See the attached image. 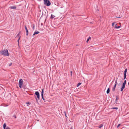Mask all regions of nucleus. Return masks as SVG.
<instances>
[{"instance_id":"obj_11","label":"nucleus","mask_w":129,"mask_h":129,"mask_svg":"<svg viewBox=\"0 0 129 129\" xmlns=\"http://www.w3.org/2000/svg\"><path fill=\"white\" fill-rule=\"evenodd\" d=\"M117 25V24L115 25V26L114 27V28H116V29H118L120 27V26H116V25Z\"/></svg>"},{"instance_id":"obj_36","label":"nucleus","mask_w":129,"mask_h":129,"mask_svg":"<svg viewBox=\"0 0 129 129\" xmlns=\"http://www.w3.org/2000/svg\"><path fill=\"white\" fill-rule=\"evenodd\" d=\"M65 116H66V114L65 115Z\"/></svg>"},{"instance_id":"obj_13","label":"nucleus","mask_w":129,"mask_h":129,"mask_svg":"<svg viewBox=\"0 0 129 129\" xmlns=\"http://www.w3.org/2000/svg\"><path fill=\"white\" fill-rule=\"evenodd\" d=\"M103 124H101L99 126V128H101L103 126Z\"/></svg>"},{"instance_id":"obj_29","label":"nucleus","mask_w":129,"mask_h":129,"mask_svg":"<svg viewBox=\"0 0 129 129\" xmlns=\"http://www.w3.org/2000/svg\"><path fill=\"white\" fill-rule=\"evenodd\" d=\"M34 27H35V26L34 25L33 26V30H34Z\"/></svg>"},{"instance_id":"obj_26","label":"nucleus","mask_w":129,"mask_h":129,"mask_svg":"<svg viewBox=\"0 0 129 129\" xmlns=\"http://www.w3.org/2000/svg\"><path fill=\"white\" fill-rule=\"evenodd\" d=\"M114 23H115L114 22H113V23H112V26H113L114 25Z\"/></svg>"},{"instance_id":"obj_37","label":"nucleus","mask_w":129,"mask_h":129,"mask_svg":"<svg viewBox=\"0 0 129 129\" xmlns=\"http://www.w3.org/2000/svg\"><path fill=\"white\" fill-rule=\"evenodd\" d=\"M70 129H72V128H70Z\"/></svg>"},{"instance_id":"obj_5","label":"nucleus","mask_w":129,"mask_h":129,"mask_svg":"<svg viewBox=\"0 0 129 129\" xmlns=\"http://www.w3.org/2000/svg\"><path fill=\"white\" fill-rule=\"evenodd\" d=\"M35 94L37 96V98L39 100L40 99V94L38 91H36L35 92Z\"/></svg>"},{"instance_id":"obj_21","label":"nucleus","mask_w":129,"mask_h":129,"mask_svg":"<svg viewBox=\"0 0 129 129\" xmlns=\"http://www.w3.org/2000/svg\"><path fill=\"white\" fill-rule=\"evenodd\" d=\"M127 70V68L125 69V70H124V73H126Z\"/></svg>"},{"instance_id":"obj_12","label":"nucleus","mask_w":129,"mask_h":129,"mask_svg":"<svg viewBox=\"0 0 129 129\" xmlns=\"http://www.w3.org/2000/svg\"><path fill=\"white\" fill-rule=\"evenodd\" d=\"M55 17V16L52 15V14H51V19H53Z\"/></svg>"},{"instance_id":"obj_4","label":"nucleus","mask_w":129,"mask_h":129,"mask_svg":"<svg viewBox=\"0 0 129 129\" xmlns=\"http://www.w3.org/2000/svg\"><path fill=\"white\" fill-rule=\"evenodd\" d=\"M23 81L22 79H20L19 82V86L20 88H21L23 84Z\"/></svg>"},{"instance_id":"obj_31","label":"nucleus","mask_w":129,"mask_h":129,"mask_svg":"<svg viewBox=\"0 0 129 129\" xmlns=\"http://www.w3.org/2000/svg\"><path fill=\"white\" fill-rule=\"evenodd\" d=\"M36 101L37 102H38V100L37 98H36Z\"/></svg>"},{"instance_id":"obj_2","label":"nucleus","mask_w":129,"mask_h":129,"mask_svg":"<svg viewBox=\"0 0 129 129\" xmlns=\"http://www.w3.org/2000/svg\"><path fill=\"white\" fill-rule=\"evenodd\" d=\"M44 3L47 6H49L50 5L51 3L49 0H44Z\"/></svg>"},{"instance_id":"obj_18","label":"nucleus","mask_w":129,"mask_h":129,"mask_svg":"<svg viewBox=\"0 0 129 129\" xmlns=\"http://www.w3.org/2000/svg\"><path fill=\"white\" fill-rule=\"evenodd\" d=\"M81 84V83H79L77 85V87H78L79 86H80Z\"/></svg>"},{"instance_id":"obj_19","label":"nucleus","mask_w":129,"mask_h":129,"mask_svg":"<svg viewBox=\"0 0 129 129\" xmlns=\"http://www.w3.org/2000/svg\"><path fill=\"white\" fill-rule=\"evenodd\" d=\"M121 71L122 72H123L124 70V68H121Z\"/></svg>"},{"instance_id":"obj_27","label":"nucleus","mask_w":129,"mask_h":129,"mask_svg":"<svg viewBox=\"0 0 129 129\" xmlns=\"http://www.w3.org/2000/svg\"><path fill=\"white\" fill-rule=\"evenodd\" d=\"M126 73H124V76L126 77Z\"/></svg>"},{"instance_id":"obj_32","label":"nucleus","mask_w":129,"mask_h":129,"mask_svg":"<svg viewBox=\"0 0 129 129\" xmlns=\"http://www.w3.org/2000/svg\"><path fill=\"white\" fill-rule=\"evenodd\" d=\"M27 103V104H29L30 103H29V102H27V103Z\"/></svg>"},{"instance_id":"obj_14","label":"nucleus","mask_w":129,"mask_h":129,"mask_svg":"<svg viewBox=\"0 0 129 129\" xmlns=\"http://www.w3.org/2000/svg\"><path fill=\"white\" fill-rule=\"evenodd\" d=\"M6 125L5 123H4L3 124V128L4 129H5L6 127Z\"/></svg>"},{"instance_id":"obj_34","label":"nucleus","mask_w":129,"mask_h":129,"mask_svg":"<svg viewBox=\"0 0 129 129\" xmlns=\"http://www.w3.org/2000/svg\"><path fill=\"white\" fill-rule=\"evenodd\" d=\"M70 73H72V71H71Z\"/></svg>"},{"instance_id":"obj_23","label":"nucleus","mask_w":129,"mask_h":129,"mask_svg":"<svg viewBox=\"0 0 129 129\" xmlns=\"http://www.w3.org/2000/svg\"><path fill=\"white\" fill-rule=\"evenodd\" d=\"M20 37H19V38L18 40V44H19V41L20 39Z\"/></svg>"},{"instance_id":"obj_20","label":"nucleus","mask_w":129,"mask_h":129,"mask_svg":"<svg viewBox=\"0 0 129 129\" xmlns=\"http://www.w3.org/2000/svg\"><path fill=\"white\" fill-rule=\"evenodd\" d=\"M119 99V98L117 96H116V101L117 100H118Z\"/></svg>"},{"instance_id":"obj_3","label":"nucleus","mask_w":129,"mask_h":129,"mask_svg":"<svg viewBox=\"0 0 129 129\" xmlns=\"http://www.w3.org/2000/svg\"><path fill=\"white\" fill-rule=\"evenodd\" d=\"M126 83V80H125L124 81V82L123 83L122 87L121 88L120 91H123L124 89L125 88V85Z\"/></svg>"},{"instance_id":"obj_28","label":"nucleus","mask_w":129,"mask_h":129,"mask_svg":"<svg viewBox=\"0 0 129 129\" xmlns=\"http://www.w3.org/2000/svg\"><path fill=\"white\" fill-rule=\"evenodd\" d=\"M12 64V63H11L9 65V66H10Z\"/></svg>"},{"instance_id":"obj_33","label":"nucleus","mask_w":129,"mask_h":129,"mask_svg":"<svg viewBox=\"0 0 129 129\" xmlns=\"http://www.w3.org/2000/svg\"><path fill=\"white\" fill-rule=\"evenodd\" d=\"M14 117H15V118H16V117L15 116H14Z\"/></svg>"},{"instance_id":"obj_25","label":"nucleus","mask_w":129,"mask_h":129,"mask_svg":"<svg viewBox=\"0 0 129 129\" xmlns=\"http://www.w3.org/2000/svg\"><path fill=\"white\" fill-rule=\"evenodd\" d=\"M5 129H10L9 127H7L6 128H5Z\"/></svg>"},{"instance_id":"obj_9","label":"nucleus","mask_w":129,"mask_h":129,"mask_svg":"<svg viewBox=\"0 0 129 129\" xmlns=\"http://www.w3.org/2000/svg\"><path fill=\"white\" fill-rule=\"evenodd\" d=\"M10 9H15L16 8V7L15 6H10L9 7Z\"/></svg>"},{"instance_id":"obj_1","label":"nucleus","mask_w":129,"mask_h":129,"mask_svg":"<svg viewBox=\"0 0 129 129\" xmlns=\"http://www.w3.org/2000/svg\"><path fill=\"white\" fill-rule=\"evenodd\" d=\"M0 53L1 55L4 56H8L9 55L8 51L7 49L0 51Z\"/></svg>"},{"instance_id":"obj_7","label":"nucleus","mask_w":129,"mask_h":129,"mask_svg":"<svg viewBox=\"0 0 129 129\" xmlns=\"http://www.w3.org/2000/svg\"><path fill=\"white\" fill-rule=\"evenodd\" d=\"M44 92V90H43V89L42 90V92H41V97H42V98L44 100H45V99L43 97Z\"/></svg>"},{"instance_id":"obj_10","label":"nucleus","mask_w":129,"mask_h":129,"mask_svg":"<svg viewBox=\"0 0 129 129\" xmlns=\"http://www.w3.org/2000/svg\"><path fill=\"white\" fill-rule=\"evenodd\" d=\"M39 33V31H35V32H34L33 34V35H35L36 34H38Z\"/></svg>"},{"instance_id":"obj_16","label":"nucleus","mask_w":129,"mask_h":129,"mask_svg":"<svg viewBox=\"0 0 129 129\" xmlns=\"http://www.w3.org/2000/svg\"><path fill=\"white\" fill-rule=\"evenodd\" d=\"M118 108L117 107H113L111 108V109H118Z\"/></svg>"},{"instance_id":"obj_24","label":"nucleus","mask_w":129,"mask_h":129,"mask_svg":"<svg viewBox=\"0 0 129 129\" xmlns=\"http://www.w3.org/2000/svg\"><path fill=\"white\" fill-rule=\"evenodd\" d=\"M120 124H119L117 126V127L118 128V127H119V126H120Z\"/></svg>"},{"instance_id":"obj_22","label":"nucleus","mask_w":129,"mask_h":129,"mask_svg":"<svg viewBox=\"0 0 129 129\" xmlns=\"http://www.w3.org/2000/svg\"><path fill=\"white\" fill-rule=\"evenodd\" d=\"M20 33H21V32H19V33L16 36V38L18 36H19V35H20Z\"/></svg>"},{"instance_id":"obj_15","label":"nucleus","mask_w":129,"mask_h":129,"mask_svg":"<svg viewBox=\"0 0 129 129\" xmlns=\"http://www.w3.org/2000/svg\"><path fill=\"white\" fill-rule=\"evenodd\" d=\"M110 90L109 88H108L107 91L106 92L107 94H108L110 92Z\"/></svg>"},{"instance_id":"obj_30","label":"nucleus","mask_w":129,"mask_h":129,"mask_svg":"<svg viewBox=\"0 0 129 129\" xmlns=\"http://www.w3.org/2000/svg\"><path fill=\"white\" fill-rule=\"evenodd\" d=\"M126 78V76H124V79H125V78Z\"/></svg>"},{"instance_id":"obj_17","label":"nucleus","mask_w":129,"mask_h":129,"mask_svg":"<svg viewBox=\"0 0 129 129\" xmlns=\"http://www.w3.org/2000/svg\"><path fill=\"white\" fill-rule=\"evenodd\" d=\"M91 39V38L90 37H89L88 38V39H87V41H86V42H87H87H88V41H89V39Z\"/></svg>"},{"instance_id":"obj_6","label":"nucleus","mask_w":129,"mask_h":129,"mask_svg":"<svg viewBox=\"0 0 129 129\" xmlns=\"http://www.w3.org/2000/svg\"><path fill=\"white\" fill-rule=\"evenodd\" d=\"M117 80H116L115 81V84L114 85V86L113 88L112 89V91H114L115 90L116 87V85H117Z\"/></svg>"},{"instance_id":"obj_35","label":"nucleus","mask_w":129,"mask_h":129,"mask_svg":"<svg viewBox=\"0 0 129 129\" xmlns=\"http://www.w3.org/2000/svg\"><path fill=\"white\" fill-rule=\"evenodd\" d=\"M71 75L72 76V73H71Z\"/></svg>"},{"instance_id":"obj_8","label":"nucleus","mask_w":129,"mask_h":129,"mask_svg":"<svg viewBox=\"0 0 129 129\" xmlns=\"http://www.w3.org/2000/svg\"><path fill=\"white\" fill-rule=\"evenodd\" d=\"M25 29L26 30V35L28 36V31L26 26H25Z\"/></svg>"}]
</instances>
